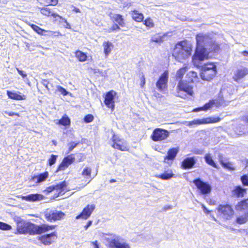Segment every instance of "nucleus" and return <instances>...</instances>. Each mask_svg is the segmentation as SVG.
Masks as SVG:
<instances>
[{
  "mask_svg": "<svg viewBox=\"0 0 248 248\" xmlns=\"http://www.w3.org/2000/svg\"><path fill=\"white\" fill-rule=\"evenodd\" d=\"M16 230L15 234H29L34 235L41 234L49 231L55 229L57 225H48L47 224H42L39 225H36L30 221H26L20 218L16 221Z\"/></svg>",
  "mask_w": 248,
  "mask_h": 248,
  "instance_id": "f257e3e1",
  "label": "nucleus"
},
{
  "mask_svg": "<svg viewBox=\"0 0 248 248\" xmlns=\"http://www.w3.org/2000/svg\"><path fill=\"white\" fill-rule=\"evenodd\" d=\"M193 52V46L187 40L180 41L175 44L172 50V57L178 62H182L188 59Z\"/></svg>",
  "mask_w": 248,
  "mask_h": 248,
  "instance_id": "f03ea898",
  "label": "nucleus"
},
{
  "mask_svg": "<svg viewBox=\"0 0 248 248\" xmlns=\"http://www.w3.org/2000/svg\"><path fill=\"white\" fill-rule=\"evenodd\" d=\"M176 96L182 99H187L193 96L194 91L193 86L186 80H180L176 87Z\"/></svg>",
  "mask_w": 248,
  "mask_h": 248,
  "instance_id": "7ed1b4c3",
  "label": "nucleus"
},
{
  "mask_svg": "<svg viewBox=\"0 0 248 248\" xmlns=\"http://www.w3.org/2000/svg\"><path fill=\"white\" fill-rule=\"evenodd\" d=\"M217 74V67L213 62L205 63L201 67L200 76L203 80L211 81Z\"/></svg>",
  "mask_w": 248,
  "mask_h": 248,
  "instance_id": "20e7f679",
  "label": "nucleus"
},
{
  "mask_svg": "<svg viewBox=\"0 0 248 248\" xmlns=\"http://www.w3.org/2000/svg\"><path fill=\"white\" fill-rule=\"evenodd\" d=\"M218 216L224 220L232 219L234 215L235 211L231 204H220L217 207Z\"/></svg>",
  "mask_w": 248,
  "mask_h": 248,
  "instance_id": "39448f33",
  "label": "nucleus"
},
{
  "mask_svg": "<svg viewBox=\"0 0 248 248\" xmlns=\"http://www.w3.org/2000/svg\"><path fill=\"white\" fill-rule=\"evenodd\" d=\"M209 59V53L205 47H196L195 53L192 56V62L194 64H196L200 62Z\"/></svg>",
  "mask_w": 248,
  "mask_h": 248,
  "instance_id": "423d86ee",
  "label": "nucleus"
},
{
  "mask_svg": "<svg viewBox=\"0 0 248 248\" xmlns=\"http://www.w3.org/2000/svg\"><path fill=\"white\" fill-rule=\"evenodd\" d=\"M111 140L112 141L111 146L115 149L121 151H128L129 148L127 143L119 138L117 135L114 134L112 136Z\"/></svg>",
  "mask_w": 248,
  "mask_h": 248,
  "instance_id": "0eeeda50",
  "label": "nucleus"
},
{
  "mask_svg": "<svg viewBox=\"0 0 248 248\" xmlns=\"http://www.w3.org/2000/svg\"><path fill=\"white\" fill-rule=\"evenodd\" d=\"M169 135L170 132L167 130L156 128L153 130L150 137L154 141L156 142L167 139Z\"/></svg>",
  "mask_w": 248,
  "mask_h": 248,
  "instance_id": "6e6552de",
  "label": "nucleus"
},
{
  "mask_svg": "<svg viewBox=\"0 0 248 248\" xmlns=\"http://www.w3.org/2000/svg\"><path fill=\"white\" fill-rule=\"evenodd\" d=\"M193 182L202 194L207 195L210 193L211 186L207 182L202 181L199 178L194 179Z\"/></svg>",
  "mask_w": 248,
  "mask_h": 248,
  "instance_id": "1a4fd4ad",
  "label": "nucleus"
},
{
  "mask_svg": "<svg viewBox=\"0 0 248 248\" xmlns=\"http://www.w3.org/2000/svg\"><path fill=\"white\" fill-rule=\"evenodd\" d=\"M117 93L113 90L106 93L104 96V103L106 107L113 111L115 108V96Z\"/></svg>",
  "mask_w": 248,
  "mask_h": 248,
  "instance_id": "9d476101",
  "label": "nucleus"
},
{
  "mask_svg": "<svg viewBox=\"0 0 248 248\" xmlns=\"http://www.w3.org/2000/svg\"><path fill=\"white\" fill-rule=\"evenodd\" d=\"M58 238L57 232L54 231L49 233H46L40 236L38 240L45 246H48L53 243Z\"/></svg>",
  "mask_w": 248,
  "mask_h": 248,
  "instance_id": "9b49d317",
  "label": "nucleus"
},
{
  "mask_svg": "<svg viewBox=\"0 0 248 248\" xmlns=\"http://www.w3.org/2000/svg\"><path fill=\"white\" fill-rule=\"evenodd\" d=\"M95 209L94 204H88L82 211L76 217V219H82L86 220L89 218Z\"/></svg>",
  "mask_w": 248,
  "mask_h": 248,
  "instance_id": "f8f14e48",
  "label": "nucleus"
},
{
  "mask_svg": "<svg viewBox=\"0 0 248 248\" xmlns=\"http://www.w3.org/2000/svg\"><path fill=\"white\" fill-rule=\"evenodd\" d=\"M65 214L61 211H52L46 213L45 215V218L48 222L56 221L60 220L65 217Z\"/></svg>",
  "mask_w": 248,
  "mask_h": 248,
  "instance_id": "ddd939ff",
  "label": "nucleus"
},
{
  "mask_svg": "<svg viewBox=\"0 0 248 248\" xmlns=\"http://www.w3.org/2000/svg\"><path fill=\"white\" fill-rule=\"evenodd\" d=\"M169 74L167 71H164L159 77L156 86L159 91H163L167 88Z\"/></svg>",
  "mask_w": 248,
  "mask_h": 248,
  "instance_id": "4468645a",
  "label": "nucleus"
},
{
  "mask_svg": "<svg viewBox=\"0 0 248 248\" xmlns=\"http://www.w3.org/2000/svg\"><path fill=\"white\" fill-rule=\"evenodd\" d=\"M247 75H248V68L245 66H241L235 70L232 78L234 81L238 82Z\"/></svg>",
  "mask_w": 248,
  "mask_h": 248,
  "instance_id": "2eb2a0df",
  "label": "nucleus"
},
{
  "mask_svg": "<svg viewBox=\"0 0 248 248\" xmlns=\"http://www.w3.org/2000/svg\"><path fill=\"white\" fill-rule=\"evenodd\" d=\"M210 39L209 36L202 33H198L196 35V47L202 48L204 47V46Z\"/></svg>",
  "mask_w": 248,
  "mask_h": 248,
  "instance_id": "dca6fc26",
  "label": "nucleus"
},
{
  "mask_svg": "<svg viewBox=\"0 0 248 248\" xmlns=\"http://www.w3.org/2000/svg\"><path fill=\"white\" fill-rule=\"evenodd\" d=\"M196 161L195 156L186 157L181 163V168L184 170L192 169L194 167Z\"/></svg>",
  "mask_w": 248,
  "mask_h": 248,
  "instance_id": "f3484780",
  "label": "nucleus"
},
{
  "mask_svg": "<svg viewBox=\"0 0 248 248\" xmlns=\"http://www.w3.org/2000/svg\"><path fill=\"white\" fill-rule=\"evenodd\" d=\"M179 151V147H174L169 149L167 155L164 157L163 162L169 164V161H170L171 163L176 157Z\"/></svg>",
  "mask_w": 248,
  "mask_h": 248,
  "instance_id": "a211bd4d",
  "label": "nucleus"
},
{
  "mask_svg": "<svg viewBox=\"0 0 248 248\" xmlns=\"http://www.w3.org/2000/svg\"><path fill=\"white\" fill-rule=\"evenodd\" d=\"M74 159L75 158L70 155L64 157L61 163L58 165L56 172L65 170L74 162Z\"/></svg>",
  "mask_w": 248,
  "mask_h": 248,
  "instance_id": "6ab92c4d",
  "label": "nucleus"
},
{
  "mask_svg": "<svg viewBox=\"0 0 248 248\" xmlns=\"http://www.w3.org/2000/svg\"><path fill=\"white\" fill-rule=\"evenodd\" d=\"M109 248H130L129 244L126 243H121L118 239H112L110 240L108 244Z\"/></svg>",
  "mask_w": 248,
  "mask_h": 248,
  "instance_id": "aec40b11",
  "label": "nucleus"
},
{
  "mask_svg": "<svg viewBox=\"0 0 248 248\" xmlns=\"http://www.w3.org/2000/svg\"><path fill=\"white\" fill-rule=\"evenodd\" d=\"M111 15V14H109L110 18L113 23L119 25L121 27H124L125 26V19L122 15L115 14L112 16H110Z\"/></svg>",
  "mask_w": 248,
  "mask_h": 248,
  "instance_id": "412c9836",
  "label": "nucleus"
},
{
  "mask_svg": "<svg viewBox=\"0 0 248 248\" xmlns=\"http://www.w3.org/2000/svg\"><path fill=\"white\" fill-rule=\"evenodd\" d=\"M22 200L27 202H35L43 199V196L39 194H31L27 196H20Z\"/></svg>",
  "mask_w": 248,
  "mask_h": 248,
  "instance_id": "4be33fe9",
  "label": "nucleus"
},
{
  "mask_svg": "<svg viewBox=\"0 0 248 248\" xmlns=\"http://www.w3.org/2000/svg\"><path fill=\"white\" fill-rule=\"evenodd\" d=\"M232 193L233 196L237 198H242L247 193V189L243 188L240 186H237L234 187Z\"/></svg>",
  "mask_w": 248,
  "mask_h": 248,
  "instance_id": "5701e85b",
  "label": "nucleus"
},
{
  "mask_svg": "<svg viewBox=\"0 0 248 248\" xmlns=\"http://www.w3.org/2000/svg\"><path fill=\"white\" fill-rule=\"evenodd\" d=\"M235 209L238 211H248V198L238 202L235 205Z\"/></svg>",
  "mask_w": 248,
  "mask_h": 248,
  "instance_id": "b1692460",
  "label": "nucleus"
},
{
  "mask_svg": "<svg viewBox=\"0 0 248 248\" xmlns=\"http://www.w3.org/2000/svg\"><path fill=\"white\" fill-rule=\"evenodd\" d=\"M131 16L135 21L137 22H141L143 21L144 16L141 13H140L136 10H132L130 12Z\"/></svg>",
  "mask_w": 248,
  "mask_h": 248,
  "instance_id": "393cba45",
  "label": "nucleus"
},
{
  "mask_svg": "<svg viewBox=\"0 0 248 248\" xmlns=\"http://www.w3.org/2000/svg\"><path fill=\"white\" fill-rule=\"evenodd\" d=\"M7 95L9 98L15 100H23L26 98L25 95H20L16 92H13L10 91H7Z\"/></svg>",
  "mask_w": 248,
  "mask_h": 248,
  "instance_id": "a878e982",
  "label": "nucleus"
},
{
  "mask_svg": "<svg viewBox=\"0 0 248 248\" xmlns=\"http://www.w3.org/2000/svg\"><path fill=\"white\" fill-rule=\"evenodd\" d=\"M67 186V183L65 181H62L54 186L55 190L58 192L59 194H64L66 191Z\"/></svg>",
  "mask_w": 248,
  "mask_h": 248,
  "instance_id": "bb28decb",
  "label": "nucleus"
},
{
  "mask_svg": "<svg viewBox=\"0 0 248 248\" xmlns=\"http://www.w3.org/2000/svg\"><path fill=\"white\" fill-rule=\"evenodd\" d=\"M82 176L84 178L86 181L88 183L93 179L92 177V169L89 167H86L81 172Z\"/></svg>",
  "mask_w": 248,
  "mask_h": 248,
  "instance_id": "cd10ccee",
  "label": "nucleus"
},
{
  "mask_svg": "<svg viewBox=\"0 0 248 248\" xmlns=\"http://www.w3.org/2000/svg\"><path fill=\"white\" fill-rule=\"evenodd\" d=\"M186 78L187 80L186 81L189 84L197 81L199 78L197 73L193 71L188 72L186 75Z\"/></svg>",
  "mask_w": 248,
  "mask_h": 248,
  "instance_id": "c85d7f7f",
  "label": "nucleus"
},
{
  "mask_svg": "<svg viewBox=\"0 0 248 248\" xmlns=\"http://www.w3.org/2000/svg\"><path fill=\"white\" fill-rule=\"evenodd\" d=\"M174 175L172 170H170L165 171L163 173L156 175V177L160 178L162 180H169Z\"/></svg>",
  "mask_w": 248,
  "mask_h": 248,
  "instance_id": "c756f323",
  "label": "nucleus"
},
{
  "mask_svg": "<svg viewBox=\"0 0 248 248\" xmlns=\"http://www.w3.org/2000/svg\"><path fill=\"white\" fill-rule=\"evenodd\" d=\"M102 46L104 48V53L107 57L111 52L113 47V45L109 41H105L103 43Z\"/></svg>",
  "mask_w": 248,
  "mask_h": 248,
  "instance_id": "7c9ffc66",
  "label": "nucleus"
},
{
  "mask_svg": "<svg viewBox=\"0 0 248 248\" xmlns=\"http://www.w3.org/2000/svg\"><path fill=\"white\" fill-rule=\"evenodd\" d=\"M48 6H45L43 7L39 8V11L40 13L44 16L46 17H49L52 16L54 12L52 10L47 7Z\"/></svg>",
  "mask_w": 248,
  "mask_h": 248,
  "instance_id": "2f4dec72",
  "label": "nucleus"
},
{
  "mask_svg": "<svg viewBox=\"0 0 248 248\" xmlns=\"http://www.w3.org/2000/svg\"><path fill=\"white\" fill-rule=\"evenodd\" d=\"M71 121L69 117L66 115H63L62 118L58 121L57 124L64 126H68L70 125Z\"/></svg>",
  "mask_w": 248,
  "mask_h": 248,
  "instance_id": "473e14b6",
  "label": "nucleus"
},
{
  "mask_svg": "<svg viewBox=\"0 0 248 248\" xmlns=\"http://www.w3.org/2000/svg\"><path fill=\"white\" fill-rule=\"evenodd\" d=\"M163 36L161 33H157L152 36L151 42L161 44L163 42Z\"/></svg>",
  "mask_w": 248,
  "mask_h": 248,
  "instance_id": "72a5a7b5",
  "label": "nucleus"
},
{
  "mask_svg": "<svg viewBox=\"0 0 248 248\" xmlns=\"http://www.w3.org/2000/svg\"><path fill=\"white\" fill-rule=\"evenodd\" d=\"M248 221V212L245 213L243 215L237 217L235 219V222L238 224H243Z\"/></svg>",
  "mask_w": 248,
  "mask_h": 248,
  "instance_id": "f704fd0d",
  "label": "nucleus"
},
{
  "mask_svg": "<svg viewBox=\"0 0 248 248\" xmlns=\"http://www.w3.org/2000/svg\"><path fill=\"white\" fill-rule=\"evenodd\" d=\"M75 54L77 59L80 62H85L87 59L86 54L81 51L77 50Z\"/></svg>",
  "mask_w": 248,
  "mask_h": 248,
  "instance_id": "c9c22d12",
  "label": "nucleus"
},
{
  "mask_svg": "<svg viewBox=\"0 0 248 248\" xmlns=\"http://www.w3.org/2000/svg\"><path fill=\"white\" fill-rule=\"evenodd\" d=\"M51 17L53 18L52 21L54 23H61L66 22L65 18L56 13H54Z\"/></svg>",
  "mask_w": 248,
  "mask_h": 248,
  "instance_id": "e433bc0d",
  "label": "nucleus"
},
{
  "mask_svg": "<svg viewBox=\"0 0 248 248\" xmlns=\"http://www.w3.org/2000/svg\"><path fill=\"white\" fill-rule=\"evenodd\" d=\"M49 173L48 172L46 171L43 173L39 174L37 176H35L33 178H36L37 181L36 183H40L41 182L45 181L48 177Z\"/></svg>",
  "mask_w": 248,
  "mask_h": 248,
  "instance_id": "4c0bfd02",
  "label": "nucleus"
},
{
  "mask_svg": "<svg viewBox=\"0 0 248 248\" xmlns=\"http://www.w3.org/2000/svg\"><path fill=\"white\" fill-rule=\"evenodd\" d=\"M204 159L206 163L209 165L215 168H217V166L212 159V156L209 154H207L205 155Z\"/></svg>",
  "mask_w": 248,
  "mask_h": 248,
  "instance_id": "58836bf2",
  "label": "nucleus"
},
{
  "mask_svg": "<svg viewBox=\"0 0 248 248\" xmlns=\"http://www.w3.org/2000/svg\"><path fill=\"white\" fill-rule=\"evenodd\" d=\"M142 22L143 24L148 29H152L155 27V23L153 19L150 17H147L145 20H143Z\"/></svg>",
  "mask_w": 248,
  "mask_h": 248,
  "instance_id": "ea45409f",
  "label": "nucleus"
},
{
  "mask_svg": "<svg viewBox=\"0 0 248 248\" xmlns=\"http://www.w3.org/2000/svg\"><path fill=\"white\" fill-rule=\"evenodd\" d=\"M219 163L221 166L225 169L229 170H234L235 168L233 166L232 163L230 162H224L223 160H220Z\"/></svg>",
  "mask_w": 248,
  "mask_h": 248,
  "instance_id": "a19ab883",
  "label": "nucleus"
},
{
  "mask_svg": "<svg viewBox=\"0 0 248 248\" xmlns=\"http://www.w3.org/2000/svg\"><path fill=\"white\" fill-rule=\"evenodd\" d=\"M30 26L34 31L39 35H43L44 33L46 32V30L41 28L35 24H31Z\"/></svg>",
  "mask_w": 248,
  "mask_h": 248,
  "instance_id": "79ce46f5",
  "label": "nucleus"
},
{
  "mask_svg": "<svg viewBox=\"0 0 248 248\" xmlns=\"http://www.w3.org/2000/svg\"><path fill=\"white\" fill-rule=\"evenodd\" d=\"M205 124H214L219 122L221 121V118L219 117H207L205 118Z\"/></svg>",
  "mask_w": 248,
  "mask_h": 248,
  "instance_id": "37998d69",
  "label": "nucleus"
},
{
  "mask_svg": "<svg viewBox=\"0 0 248 248\" xmlns=\"http://www.w3.org/2000/svg\"><path fill=\"white\" fill-rule=\"evenodd\" d=\"M216 102L214 99L210 100L207 103H205L203 106L204 111H206L212 108L215 105Z\"/></svg>",
  "mask_w": 248,
  "mask_h": 248,
  "instance_id": "c03bdc74",
  "label": "nucleus"
},
{
  "mask_svg": "<svg viewBox=\"0 0 248 248\" xmlns=\"http://www.w3.org/2000/svg\"><path fill=\"white\" fill-rule=\"evenodd\" d=\"M187 70V67H183L178 69L176 73V78L180 80H182L183 76Z\"/></svg>",
  "mask_w": 248,
  "mask_h": 248,
  "instance_id": "a18cd8bd",
  "label": "nucleus"
},
{
  "mask_svg": "<svg viewBox=\"0 0 248 248\" xmlns=\"http://www.w3.org/2000/svg\"><path fill=\"white\" fill-rule=\"evenodd\" d=\"M57 155H51L47 160V165L51 166L54 164L57 161Z\"/></svg>",
  "mask_w": 248,
  "mask_h": 248,
  "instance_id": "49530a36",
  "label": "nucleus"
},
{
  "mask_svg": "<svg viewBox=\"0 0 248 248\" xmlns=\"http://www.w3.org/2000/svg\"><path fill=\"white\" fill-rule=\"evenodd\" d=\"M11 229H12V227L11 225L7 224L6 223L0 221V230H4V231H8V230H10Z\"/></svg>",
  "mask_w": 248,
  "mask_h": 248,
  "instance_id": "de8ad7c7",
  "label": "nucleus"
},
{
  "mask_svg": "<svg viewBox=\"0 0 248 248\" xmlns=\"http://www.w3.org/2000/svg\"><path fill=\"white\" fill-rule=\"evenodd\" d=\"M120 27H121L119 25L115 23L113 24L109 29H108V32L110 33L115 31H119L120 30Z\"/></svg>",
  "mask_w": 248,
  "mask_h": 248,
  "instance_id": "09e8293b",
  "label": "nucleus"
},
{
  "mask_svg": "<svg viewBox=\"0 0 248 248\" xmlns=\"http://www.w3.org/2000/svg\"><path fill=\"white\" fill-rule=\"evenodd\" d=\"M241 182L243 186H248V175L244 174L240 178Z\"/></svg>",
  "mask_w": 248,
  "mask_h": 248,
  "instance_id": "8fccbe9b",
  "label": "nucleus"
},
{
  "mask_svg": "<svg viewBox=\"0 0 248 248\" xmlns=\"http://www.w3.org/2000/svg\"><path fill=\"white\" fill-rule=\"evenodd\" d=\"M94 117L92 114H87L84 117V121L87 123L92 122L93 120Z\"/></svg>",
  "mask_w": 248,
  "mask_h": 248,
  "instance_id": "3c124183",
  "label": "nucleus"
},
{
  "mask_svg": "<svg viewBox=\"0 0 248 248\" xmlns=\"http://www.w3.org/2000/svg\"><path fill=\"white\" fill-rule=\"evenodd\" d=\"M140 86L141 88H143L145 85L146 83V79L145 78V76L143 74V73H141L140 74Z\"/></svg>",
  "mask_w": 248,
  "mask_h": 248,
  "instance_id": "603ef678",
  "label": "nucleus"
},
{
  "mask_svg": "<svg viewBox=\"0 0 248 248\" xmlns=\"http://www.w3.org/2000/svg\"><path fill=\"white\" fill-rule=\"evenodd\" d=\"M57 90L64 96L67 95L68 93V92L65 90V89L61 86H57Z\"/></svg>",
  "mask_w": 248,
  "mask_h": 248,
  "instance_id": "864d4df0",
  "label": "nucleus"
},
{
  "mask_svg": "<svg viewBox=\"0 0 248 248\" xmlns=\"http://www.w3.org/2000/svg\"><path fill=\"white\" fill-rule=\"evenodd\" d=\"M79 144V142H71L68 143V151L71 152L74 148H75L77 145Z\"/></svg>",
  "mask_w": 248,
  "mask_h": 248,
  "instance_id": "5fc2aeb1",
  "label": "nucleus"
},
{
  "mask_svg": "<svg viewBox=\"0 0 248 248\" xmlns=\"http://www.w3.org/2000/svg\"><path fill=\"white\" fill-rule=\"evenodd\" d=\"M55 190L54 186H51L47 187L44 190V192L45 194L47 195Z\"/></svg>",
  "mask_w": 248,
  "mask_h": 248,
  "instance_id": "6e6d98bb",
  "label": "nucleus"
},
{
  "mask_svg": "<svg viewBox=\"0 0 248 248\" xmlns=\"http://www.w3.org/2000/svg\"><path fill=\"white\" fill-rule=\"evenodd\" d=\"M4 113L8 115L9 116H16L17 117H20V115L17 112H13V111H4Z\"/></svg>",
  "mask_w": 248,
  "mask_h": 248,
  "instance_id": "4d7b16f0",
  "label": "nucleus"
},
{
  "mask_svg": "<svg viewBox=\"0 0 248 248\" xmlns=\"http://www.w3.org/2000/svg\"><path fill=\"white\" fill-rule=\"evenodd\" d=\"M42 84L45 87L46 89H47L48 91H49V88L48 87V85L49 84V82L47 79H43L41 81Z\"/></svg>",
  "mask_w": 248,
  "mask_h": 248,
  "instance_id": "13d9d810",
  "label": "nucleus"
},
{
  "mask_svg": "<svg viewBox=\"0 0 248 248\" xmlns=\"http://www.w3.org/2000/svg\"><path fill=\"white\" fill-rule=\"evenodd\" d=\"M16 70L18 74L23 78H25L27 77V74L22 70H20L19 68H16Z\"/></svg>",
  "mask_w": 248,
  "mask_h": 248,
  "instance_id": "bf43d9fd",
  "label": "nucleus"
},
{
  "mask_svg": "<svg viewBox=\"0 0 248 248\" xmlns=\"http://www.w3.org/2000/svg\"><path fill=\"white\" fill-rule=\"evenodd\" d=\"M58 2V0H49V6H56Z\"/></svg>",
  "mask_w": 248,
  "mask_h": 248,
  "instance_id": "052dcab7",
  "label": "nucleus"
},
{
  "mask_svg": "<svg viewBox=\"0 0 248 248\" xmlns=\"http://www.w3.org/2000/svg\"><path fill=\"white\" fill-rule=\"evenodd\" d=\"M41 4L49 6V0H37Z\"/></svg>",
  "mask_w": 248,
  "mask_h": 248,
  "instance_id": "680f3d73",
  "label": "nucleus"
},
{
  "mask_svg": "<svg viewBox=\"0 0 248 248\" xmlns=\"http://www.w3.org/2000/svg\"><path fill=\"white\" fill-rule=\"evenodd\" d=\"M198 124L201 125V124H205V118L202 119H197V120Z\"/></svg>",
  "mask_w": 248,
  "mask_h": 248,
  "instance_id": "e2e57ef3",
  "label": "nucleus"
},
{
  "mask_svg": "<svg viewBox=\"0 0 248 248\" xmlns=\"http://www.w3.org/2000/svg\"><path fill=\"white\" fill-rule=\"evenodd\" d=\"M241 120L245 123L248 124V115H244L243 116Z\"/></svg>",
  "mask_w": 248,
  "mask_h": 248,
  "instance_id": "0e129e2a",
  "label": "nucleus"
},
{
  "mask_svg": "<svg viewBox=\"0 0 248 248\" xmlns=\"http://www.w3.org/2000/svg\"><path fill=\"white\" fill-rule=\"evenodd\" d=\"M93 221L92 220H89L87 222L86 225L84 226L85 230H87L92 224Z\"/></svg>",
  "mask_w": 248,
  "mask_h": 248,
  "instance_id": "69168bd1",
  "label": "nucleus"
},
{
  "mask_svg": "<svg viewBox=\"0 0 248 248\" xmlns=\"http://www.w3.org/2000/svg\"><path fill=\"white\" fill-rule=\"evenodd\" d=\"M92 245L94 246V248H100L99 247V245L98 241L97 240H95V241L92 242Z\"/></svg>",
  "mask_w": 248,
  "mask_h": 248,
  "instance_id": "338daca9",
  "label": "nucleus"
},
{
  "mask_svg": "<svg viewBox=\"0 0 248 248\" xmlns=\"http://www.w3.org/2000/svg\"><path fill=\"white\" fill-rule=\"evenodd\" d=\"M202 110L204 111L203 106L195 108L193 109V111H199Z\"/></svg>",
  "mask_w": 248,
  "mask_h": 248,
  "instance_id": "774afa93",
  "label": "nucleus"
}]
</instances>
